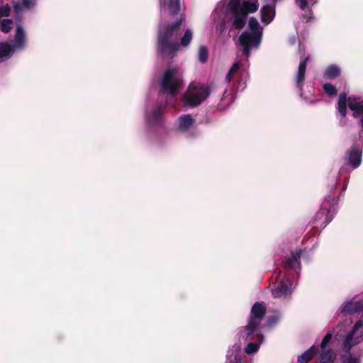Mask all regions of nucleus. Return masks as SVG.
I'll list each match as a JSON object with an SVG mask.
<instances>
[{
  "instance_id": "nucleus-1",
  "label": "nucleus",
  "mask_w": 363,
  "mask_h": 363,
  "mask_svg": "<svg viewBox=\"0 0 363 363\" xmlns=\"http://www.w3.org/2000/svg\"><path fill=\"white\" fill-rule=\"evenodd\" d=\"M182 20L176 21L174 24L167 27H160L158 34V50L166 55H174L183 48H186L191 43L193 38V32L187 29L180 41L179 28Z\"/></svg>"
},
{
  "instance_id": "nucleus-2",
  "label": "nucleus",
  "mask_w": 363,
  "mask_h": 363,
  "mask_svg": "<svg viewBox=\"0 0 363 363\" xmlns=\"http://www.w3.org/2000/svg\"><path fill=\"white\" fill-rule=\"evenodd\" d=\"M259 6L258 0H229L225 12L231 14L230 31L242 29L247 15L256 12Z\"/></svg>"
},
{
  "instance_id": "nucleus-3",
  "label": "nucleus",
  "mask_w": 363,
  "mask_h": 363,
  "mask_svg": "<svg viewBox=\"0 0 363 363\" xmlns=\"http://www.w3.org/2000/svg\"><path fill=\"white\" fill-rule=\"evenodd\" d=\"M336 338L340 344L342 351L349 352L356 345L363 342V318L357 321L350 328L343 329L337 327Z\"/></svg>"
},
{
  "instance_id": "nucleus-4",
  "label": "nucleus",
  "mask_w": 363,
  "mask_h": 363,
  "mask_svg": "<svg viewBox=\"0 0 363 363\" xmlns=\"http://www.w3.org/2000/svg\"><path fill=\"white\" fill-rule=\"evenodd\" d=\"M262 30L257 19L254 17L249 19L247 30L239 38L242 51L247 58L250 57L252 49L259 46L262 38Z\"/></svg>"
},
{
  "instance_id": "nucleus-5",
  "label": "nucleus",
  "mask_w": 363,
  "mask_h": 363,
  "mask_svg": "<svg viewBox=\"0 0 363 363\" xmlns=\"http://www.w3.org/2000/svg\"><path fill=\"white\" fill-rule=\"evenodd\" d=\"M211 94L208 86L199 83H191L182 97L185 106L196 107Z\"/></svg>"
},
{
  "instance_id": "nucleus-6",
  "label": "nucleus",
  "mask_w": 363,
  "mask_h": 363,
  "mask_svg": "<svg viewBox=\"0 0 363 363\" xmlns=\"http://www.w3.org/2000/svg\"><path fill=\"white\" fill-rule=\"evenodd\" d=\"M183 80L177 67L168 69L161 80V86L164 92L175 96L182 88Z\"/></svg>"
},
{
  "instance_id": "nucleus-7",
  "label": "nucleus",
  "mask_w": 363,
  "mask_h": 363,
  "mask_svg": "<svg viewBox=\"0 0 363 363\" xmlns=\"http://www.w3.org/2000/svg\"><path fill=\"white\" fill-rule=\"evenodd\" d=\"M14 42L13 45L6 42L0 43V61L6 60L15 51L23 50L26 47V33L20 25L17 26Z\"/></svg>"
},
{
  "instance_id": "nucleus-8",
  "label": "nucleus",
  "mask_w": 363,
  "mask_h": 363,
  "mask_svg": "<svg viewBox=\"0 0 363 363\" xmlns=\"http://www.w3.org/2000/svg\"><path fill=\"white\" fill-rule=\"evenodd\" d=\"M265 313L266 308L263 303H256L253 305L247 325L245 328V335L247 338L256 333Z\"/></svg>"
},
{
  "instance_id": "nucleus-9",
  "label": "nucleus",
  "mask_w": 363,
  "mask_h": 363,
  "mask_svg": "<svg viewBox=\"0 0 363 363\" xmlns=\"http://www.w3.org/2000/svg\"><path fill=\"white\" fill-rule=\"evenodd\" d=\"M273 297L274 298H286L292 293V282L288 276H285L281 279L278 285L272 289Z\"/></svg>"
},
{
  "instance_id": "nucleus-10",
  "label": "nucleus",
  "mask_w": 363,
  "mask_h": 363,
  "mask_svg": "<svg viewBox=\"0 0 363 363\" xmlns=\"http://www.w3.org/2000/svg\"><path fill=\"white\" fill-rule=\"evenodd\" d=\"M332 339V334L328 333L320 343V363H335V355L333 350L328 347Z\"/></svg>"
},
{
  "instance_id": "nucleus-11",
  "label": "nucleus",
  "mask_w": 363,
  "mask_h": 363,
  "mask_svg": "<svg viewBox=\"0 0 363 363\" xmlns=\"http://www.w3.org/2000/svg\"><path fill=\"white\" fill-rule=\"evenodd\" d=\"M281 0H264V4L261 8V20L262 23L269 24L275 16L276 4Z\"/></svg>"
},
{
  "instance_id": "nucleus-12",
  "label": "nucleus",
  "mask_w": 363,
  "mask_h": 363,
  "mask_svg": "<svg viewBox=\"0 0 363 363\" xmlns=\"http://www.w3.org/2000/svg\"><path fill=\"white\" fill-rule=\"evenodd\" d=\"M363 310V301L353 298L352 300L346 302L341 308V313L345 317L350 316L355 313H359Z\"/></svg>"
},
{
  "instance_id": "nucleus-13",
  "label": "nucleus",
  "mask_w": 363,
  "mask_h": 363,
  "mask_svg": "<svg viewBox=\"0 0 363 363\" xmlns=\"http://www.w3.org/2000/svg\"><path fill=\"white\" fill-rule=\"evenodd\" d=\"M348 106L352 111L353 116L360 118V124L363 127V99L350 97L348 99Z\"/></svg>"
},
{
  "instance_id": "nucleus-14",
  "label": "nucleus",
  "mask_w": 363,
  "mask_h": 363,
  "mask_svg": "<svg viewBox=\"0 0 363 363\" xmlns=\"http://www.w3.org/2000/svg\"><path fill=\"white\" fill-rule=\"evenodd\" d=\"M160 11L162 15L167 11L172 15L177 14L181 8L180 0H168L167 3L165 2V0H160Z\"/></svg>"
},
{
  "instance_id": "nucleus-15",
  "label": "nucleus",
  "mask_w": 363,
  "mask_h": 363,
  "mask_svg": "<svg viewBox=\"0 0 363 363\" xmlns=\"http://www.w3.org/2000/svg\"><path fill=\"white\" fill-rule=\"evenodd\" d=\"M347 164L351 165L354 169L357 168L362 162V149L352 147L347 154Z\"/></svg>"
},
{
  "instance_id": "nucleus-16",
  "label": "nucleus",
  "mask_w": 363,
  "mask_h": 363,
  "mask_svg": "<svg viewBox=\"0 0 363 363\" xmlns=\"http://www.w3.org/2000/svg\"><path fill=\"white\" fill-rule=\"evenodd\" d=\"M195 120L191 114L182 115L178 120L179 128L182 131L189 130L194 123Z\"/></svg>"
},
{
  "instance_id": "nucleus-17",
  "label": "nucleus",
  "mask_w": 363,
  "mask_h": 363,
  "mask_svg": "<svg viewBox=\"0 0 363 363\" xmlns=\"http://www.w3.org/2000/svg\"><path fill=\"white\" fill-rule=\"evenodd\" d=\"M309 60V57H306L303 61H301L299 64L298 73L296 76V84L297 86L301 89L305 80V74L306 70V62Z\"/></svg>"
},
{
  "instance_id": "nucleus-18",
  "label": "nucleus",
  "mask_w": 363,
  "mask_h": 363,
  "mask_svg": "<svg viewBox=\"0 0 363 363\" xmlns=\"http://www.w3.org/2000/svg\"><path fill=\"white\" fill-rule=\"evenodd\" d=\"M346 103H347L346 94L345 93L341 94L339 96V100L337 102L338 111L340 112V113L342 116V119L340 120L341 125H345V118L346 116V113H347Z\"/></svg>"
},
{
  "instance_id": "nucleus-19",
  "label": "nucleus",
  "mask_w": 363,
  "mask_h": 363,
  "mask_svg": "<svg viewBox=\"0 0 363 363\" xmlns=\"http://www.w3.org/2000/svg\"><path fill=\"white\" fill-rule=\"evenodd\" d=\"M146 119L148 123L153 125L160 123L162 120L161 107H156L151 112L147 111Z\"/></svg>"
},
{
  "instance_id": "nucleus-20",
  "label": "nucleus",
  "mask_w": 363,
  "mask_h": 363,
  "mask_svg": "<svg viewBox=\"0 0 363 363\" xmlns=\"http://www.w3.org/2000/svg\"><path fill=\"white\" fill-rule=\"evenodd\" d=\"M35 5L34 0H23L22 2L14 1L13 8L17 13H20L26 10H28Z\"/></svg>"
},
{
  "instance_id": "nucleus-21",
  "label": "nucleus",
  "mask_w": 363,
  "mask_h": 363,
  "mask_svg": "<svg viewBox=\"0 0 363 363\" xmlns=\"http://www.w3.org/2000/svg\"><path fill=\"white\" fill-rule=\"evenodd\" d=\"M318 352V348L313 345L308 348L304 353L300 355L298 358L299 363H307L309 362Z\"/></svg>"
},
{
  "instance_id": "nucleus-22",
  "label": "nucleus",
  "mask_w": 363,
  "mask_h": 363,
  "mask_svg": "<svg viewBox=\"0 0 363 363\" xmlns=\"http://www.w3.org/2000/svg\"><path fill=\"white\" fill-rule=\"evenodd\" d=\"M340 68L335 65H332L327 68V69L324 72L323 77L325 79H334L337 77L340 74Z\"/></svg>"
},
{
  "instance_id": "nucleus-23",
  "label": "nucleus",
  "mask_w": 363,
  "mask_h": 363,
  "mask_svg": "<svg viewBox=\"0 0 363 363\" xmlns=\"http://www.w3.org/2000/svg\"><path fill=\"white\" fill-rule=\"evenodd\" d=\"M300 258L301 252H296L292 255L291 258L289 259L286 262V266L291 267L292 269H300Z\"/></svg>"
},
{
  "instance_id": "nucleus-24",
  "label": "nucleus",
  "mask_w": 363,
  "mask_h": 363,
  "mask_svg": "<svg viewBox=\"0 0 363 363\" xmlns=\"http://www.w3.org/2000/svg\"><path fill=\"white\" fill-rule=\"evenodd\" d=\"M241 66H242V62L240 60L233 63V65L229 69V71L225 77V81L227 83H230L231 82L232 79L233 78L234 74L238 72V70L240 69Z\"/></svg>"
},
{
  "instance_id": "nucleus-25",
  "label": "nucleus",
  "mask_w": 363,
  "mask_h": 363,
  "mask_svg": "<svg viewBox=\"0 0 363 363\" xmlns=\"http://www.w3.org/2000/svg\"><path fill=\"white\" fill-rule=\"evenodd\" d=\"M296 5L301 9L304 10L307 7L314 5L317 0H295Z\"/></svg>"
},
{
  "instance_id": "nucleus-26",
  "label": "nucleus",
  "mask_w": 363,
  "mask_h": 363,
  "mask_svg": "<svg viewBox=\"0 0 363 363\" xmlns=\"http://www.w3.org/2000/svg\"><path fill=\"white\" fill-rule=\"evenodd\" d=\"M199 58L201 62L205 63L208 58V49L205 46H201L199 49Z\"/></svg>"
},
{
  "instance_id": "nucleus-27",
  "label": "nucleus",
  "mask_w": 363,
  "mask_h": 363,
  "mask_svg": "<svg viewBox=\"0 0 363 363\" xmlns=\"http://www.w3.org/2000/svg\"><path fill=\"white\" fill-rule=\"evenodd\" d=\"M323 90L328 96H335L337 94L335 86L331 84H325L323 85Z\"/></svg>"
},
{
  "instance_id": "nucleus-28",
  "label": "nucleus",
  "mask_w": 363,
  "mask_h": 363,
  "mask_svg": "<svg viewBox=\"0 0 363 363\" xmlns=\"http://www.w3.org/2000/svg\"><path fill=\"white\" fill-rule=\"evenodd\" d=\"M240 346L234 345L233 349L229 350L227 354L228 359L233 358L235 361H237L238 353L240 352Z\"/></svg>"
},
{
  "instance_id": "nucleus-29",
  "label": "nucleus",
  "mask_w": 363,
  "mask_h": 363,
  "mask_svg": "<svg viewBox=\"0 0 363 363\" xmlns=\"http://www.w3.org/2000/svg\"><path fill=\"white\" fill-rule=\"evenodd\" d=\"M13 21L10 19H4L1 26V29L2 32L7 33H9L12 27Z\"/></svg>"
},
{
  "instance_id": "nucleus-30",
  "label": "nucleus",
  "mask_w": 363,
  "mask_h": 363,
  "mask_svg": "<svg viewBox=\"0 0 363 363\" xmlns=\"http://www.w3.org/2000/svg\"><path fill=\"white\" fill-rule=\"evenodd\" d=\"M259 348V344L249 343L245 347V352L247 354H252L256 352Z\"/></svg>"
},
{
  "instance_id": "nucleus-31",
  "label": "nucleus",
  "mask_w": 363,
  "mask_h": 363,
  "mask_svg": "<svg viewBox=\"0 0 363 363\" xmlns=\"http://www.w3.org/2000/svg\"><path fill=\"white\" fill-rule=\"evenodd\" d=\"M342 363H359V359L357 357L349 354L343 357Z\"/></svg>"
},
{
  "instance_id": "nucleus-32",
  "label": "nucleus",
  "mask_w": 363,
  "mask_h": 363,
  "mask_svg": "<svg viewBox=\"0 0 363 363\" xmlns=\"http://www.w3.org/2000/svg\"><path fill=\"white\" fill-rule=\"evenodd\" d=\"M225 23L224 22V21H223L222 22L218 23L216 26V31L222 33L223 32V30H225Z\"/></svg>"
},
{
  "instance_id": "nucleus-33",
  "label": "nucleus",
  "mask_w": 363,
  "mask_h": 363,
  "mask_svg": "<svg viewBox=\"0 0 363 363\" xmlns=\"http://www.w3.org/2000/svg\"><path fill=\"white\" fill-rule=\"evenodd\" d=\"M276 322V319H270L268 320L267 325L269 327H272Z\"/></svg>"
},
{
  "instance_id": "nucleus-34",
  "label": "nucleus",
  "mask_w": 363,
  "mask_h": 363,
  "mask_svg": "<svg viewBox=\"0 0 363 363\" xmlns=\"http://www.w3.org/2000/svg\"><path fill=\"white\" fill-rule=\"evenodd\" d=\"M222 11H223V9H220V5H218V7L216 8V12L218 13V12H220Z\"/></svg>"
},
{
  "instance_id": "nucleus-35",
  "label": "nucleus",
  "mask_w": 363,
  "mask_h": 363,
  "mask_svg": "<svg viewBox=\"0 0 363 363\" xmlns=\"http://www.w3.org/2000/svg\"><path fill=\"white\" fill-rule=\"evenodd\" d=\"M257 336L259 338H260V339H261V341H262V340H263V336H262V334H260V333H257Z\"/></svg>"
}]
</instances>
